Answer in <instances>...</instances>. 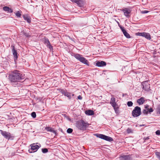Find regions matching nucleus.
I'll use <instances>...</instances> for the list:
<instances>
[{"label": "nucleus", "mask_w": 160, "mask_h": 160, "mask_svg": "<svg viewBox=\"0 0 160 160\" xmlns=\"http://www.w3.org/2000/svg\"><path fill=\"white\" fill-rule=\"evenodd\" d=\"M89 125V124L83 120L78 121L76 123V127L79 130L83 131L86 130Z\"/></svg>", "instance_id": "2"}, {"label": "nucleus", "mask_w": 160, "mask_h": 160, "mask_svg": "<svg viewBox=\"0 0 160 160\" xmlns=\"http://www.w3.org/2000/svg\"><path fill=\"white\" fill-rule=\"evenodd\" d=\"M140 34H141L140 35L145 37L146 38L149 40H150L151 39L150 35L148 33L143 32L140 33Z\"/></svg>", "instance_id": "11"}, {"label": "nucleus", "mask_w": 160, "mask_h": 160, "mask_svg": "<svg viewBox=\"0 0 160 160\" xmlns=\"http://www.w3.org/2000/svg\"><path fill=\"white\" fill-rule=\"evenodd\" d=\"M0 134L5 138L9 140V139H13L14 137L11 135L10 133L8 132L0 130Z\"/></svg>", "instance_id": "4"}, {"label": "nucleus", "mask_w": 160, "mask_h": 160, "mask_svg": "<svg viewBox=\"0 0 160 160\" xmlns=\"http://www.w3.org/2000/svg\"><path fill=\"white\" fill-rule=\"evenodd\" d=\"M23 18L24 19V20L27 21V22L28 23H30L31 22V20L28 17L27 15H23Z\"/></svg>", "instance_id": "21"}, {"label": "nucleus", "mask_w": 160, "mask_h": 160, "mask_svg": "<svg viewBox=\"0 0 160 160\" xmlns=\"http://www.w3.org/2000/svg\"><path fill=\"white\" fill-rule=\"evenodd\" d=\"M115 110V112L116 113H118L119 112V111L118 110L119 107L118 105H116L115 106L112 107Z\"/></svg>", "instance_id": "22"}, {"label": "nucleus", "mask_w": 160, "mask_h": 160, "mask_svg": "<svg viewBox=\"0 0 160 160\" xmlns=\"http://www.w3.org/2000/svg\"><path fill=\"white\" fill-rule=\"evenodd\" d=\"M78 5L80 7H82L83 6V2H82L80 0L76 2Z\"/></svg>", "instance_id": "23"}, {"label": "nucleus", "mask_w": 160, "mask_h": 160, "mask_svg": "<svg viewBox=\"0 0 160 160\" xmlns=\"http://www.w3.org/2000/svg\"><path fill=\"white\" fill-rule=\"evenodd\" d=\"M110 103L112 106V107L118 105L116 102L115 98L113 97H112L111 99Z\"/></svg>", "instance_id": "14"}, {"label": "nucleus", "mask_w": 160, "mask_h": 160, "mask_svg": "<svg viewBox=\"0 0 160 160\" xmlns=\"http://www.w3.org/2000/svg\"><path fill=\"white\" fill-rule=\"evenodd\" d=\"M106 64V62L103 61H101L100 62L98 61L96 63V66L99 67L105 66Z\"/></svg>", "instance_id": "9"}, {"label": "nucleus", "mask_w": 160, "mask_h": 160, "mask_svg": "<svg viewBox=\"0 0 160 160\" xmlns=\"http://www.w3.org/2000/svg\"><path fill=\"white\" fill-rule=\"evenodd\" d=\"M127 132L128 133H132L133 132V130H132V129H131V128H128L127 130Z\"/></svg>", "instance_id": "27"}, {"label": "nucleus", "mask_w": 160, "mask_h": 160, "mask_svg": "<svg viewBox=\"0 0 160 160\" xmlns=\"http://www.w3.org/2000/svg\"><path fill=\"white\" fill-rule=\"evenodd\" d=\"M144 138V139H145V141H146L147 140L149 139V137H146L145 138Z\"/></svg>", "instance_id": "41"}, {"label": "nucleus", "mask_w": 160, "mask_h": 160, "mask_svg": "<svg viewBox=\"0 0 160 160\" xmlns=\"http://www.w3.org/2000/svg\"><path fill=\"white\" fill-rule=\"evenodd\" d=\"M127 104L128 107H131L133 103L131 101H128V102Z\"/></svg>", "instance_id": "30"}, {"label": "nucleus", "mask_w": 160, "mask_h": 160, "mask_svg": "<svg viewBox=\"0 0 160 160\" xmlns=\"http://www.w3.org/2000/svg\"><path fill=\"white\" fill-rule=\"evenodd\" d=\"M121 160H132L129 156H123L122 157Z\"/></svg>", "instance_id": "18"}, {"label": "nucleus", "mask_w": 160, "mask_h": 160, "mask_svg": "<svg viewBox=\"0 0 160 160\" xmlns=\"http://www.w3.org/2000/svg\"><path fill=\"white\" fill-rule=\"evenodd\" d=\"M30 146L31 148L28 150L29 152L30 153L36 152L41 147L40 144L39 146L35 143H33Z\"/></svg>", "instance_id": "7"}, {"label": "nucleus", "mask_w": 160, "mask_h": 160, "mask_svg": "<svg viewBox=\"0 0 160 160\" xmlns=\"http://www.w3.org/2000/svg\"><path fill=\"white\" fill-rule=\"evenodd\" d=\"M155 154L158 158L160 160V152H156Z\"/></svg>", "instance_id": "32"}, {"label": "nucleus", "mask_w": 160, "mask_h": 160, "mask_svg": "<svg viewBox=\"0 0 160 160\" xmlns=\"http://www.w3.org/2000/svg\"><path fill=\"white\" fill-rule=\"evenodd\" d=\"M8 79L11 82L16 83L23 80L24 77L19 71L15 70L9 74Z\"/></svg>", "instance_id": "1"}, {"label": "nucleus", "mask_w": 160, "mask_h": 160, "mask_svg": "<svg viewBox=\"0 0 160 160\" xmlns=\"http://www.w3.org/2000/svg\"><path fill=\"white\" fill-rule=\"evenodd\" d=\"M45 129L47 131L52 132L54 133L55 135H56L57 132L55 130H54L53 128L49 127H46L45 128Z\"/></svg>", "instance_id": "12"}, {"label": "nucleus", "mask_w": 160, "mask_h": 160, "mask_svg": "<svg viewBox=\"0 0 160 160\" xmlns=\"http://www.w3.org/2000/svg\"><path fill=\"white\" fill-rule=\"evenodd\" d=\"M153 110L152 108L148 109V112H149L150 113L153 112Z\"/></svg>", "instance_id": "36"}, {"label": "nucleus", "mask_w": 160, "mask_h": 160, "mask_svg": "<svg viewBox=\"0 0 160 160\" xmlns=\"http://www.w3.org/2000/svg\"><path fill=\"white\" fill-rule=\"evenodd\" d=\"M141 109L138 106L135 107L133 110L132 115L134 117H137L140 115L141 113Z\"/></svg>", "instance_id": "5"}, {"label": "nucleus", "mask_w": 160, "mask_h": 160, "mask_svg": "<svg viewBox=\"0 0 160 160\" xmlns=\"http://www.w3.org/2000/svg\"><path fill=\"white\" fill-rule=\"evenodd\" d=\"M149 107V105H146L145 106V109H148V108Z\"/></svg>", "instance_id": "39"}, {"label": "nucleus", "mask_w": 160, "mask_h": 160, "mask_svg": "<svg viewBox=\"0 0 160 160\" xmlns=\"http://www.w3.org/2000/svg\"><path fill=\"white\" fill-rule=\"evenodd\" d=\"M142 85L143 86V89L145 91H148L150 88V85L148 81L143 82L142 83Z\"/></svg>", "instance_id": "8"}, {"label": "nucleus", "mask_w": 160, "mask_h": 160, "mask_svg": "<svg viewBox=\"0 0 160 160\" xmlns=\"http://www.w3.org/2000/svg\"><path fill=\"white\" fill-rule=\"evenodd\" d=\"M95 135L98 138L103 139L108 141L111 142L113 141L112 138L103 134H96Z\"/></svg>", "instance_id": "6"}, {"label": "nucleus", "mask_w": 160, "mask_h": 160, "mask_svg": "<svg viewBox=\"0 0 160 160\" xmlns=\"http://www.w3.org/2000/svg\"><path fill=\"white\" fill-rule=\"evenodd\" d=\"M73 131V130L72 128H69L67 130V132L68 133H71Z\"/></svg>", "instance_id": "31"}, {"label": "nucleus", "mask_w": 160, "mask_h": 160, "mask_svg": "<svg viewBox=\"0 0 160 160\" xmlns=\"http://www.w3.org/2000/svg\"><path fill=\"white\" fill-rule=\"evenodd\" d=\"M74 56L81 62L85 64L89 65V62L84 57H82L81 55L78 54H76L74 55Z\"/></svg>", "instance_id": "3"}, {"label": "nucleus", "mask_w": 160, "mask_h": 160, "mask_svg": "<svg viewBox=\"0 0 160 160\" xmlns=\"http://www.w3.org/2000/svg\"><path fill=\"white\" fill-rule=\"evenodd\" d=\"M73 95H74V94H72V96H73Z\"/></svg>", "instance_id": "42"}, {"label": "nucleus", "mask_w": 160, "mask_h": 160, "mask_svg": "<svg viewBox=\"0 0 160 160\" xmlns=\"http://www.w3.org/2000/svg\"><path fill=\"white\" fill-rule=\"evenodd\" d=\"M85 113L88 115H92L94 114V112L92 110H88L85 112Z\"/></svg>", "instance_id": "20"}, {"label": "nucleus", "mask_w": 160, "mask_h": 160, "mask_svg": "<svg viewBox=\"0 0 160 160\" xmlns=\"http://www.w3.org/2000/svg\"><path fill=\"white\" fill-rule=\"evenodd\" d=\"M148 109H144L142 111L143 113L145 114H147L148 113Z\"/></svg>", "instance_id": "28"}, {"label": "nucleus", "mask_w": 160, "mask_h": 160, "mask_svg": "<svg viewBox=\"0 0 160 160\" xmlns=\"http://www.w3.org/2000/svg\"><path fill=\"white\" fill-rule=\"evenodd\" d=\"M31 116L32 117L35 118L36 117V114L35 112H33L31 113Z\"/></svg>", "instance_id": "33"}, {"label": "nucleus", "mask_w": 160, "mask_h": 160, "mask_svg": "<svg viewBox=\"0 0 160 160\" xmlns=\"http://www.w3.org/2000/svg\"><path fill=\"white\" fill-rule=\"evenodd\" d=\"M149 11L147 10L142 11L141 12L142 13H148Z\"/></svg>", "instance_id": "35"}, {"label": "nucleus", "mask_w": 160, "mask_h": 160, "mask_svg": "<svg viewBox=\"0 0 160 160\" xmlns=\"http://www.w3.org/2000/svg\"><path fill=\"white\" fill-rule=\"evenodd\" d=\"M12 51L14 57V60H17L18 58V53L17 51L15 49L14 47V46L13 47Z\"/></svg>", "instance_id": "13"}, {"label": "nucleus", "mask_w": 160, "mask_h": 160, "mask_svg": "<svg viewBox=\"0 0 160 160\" xmlns=\"http://www.w3.org/2000/svg\"><path fill=\"white\" fill-rule=\"evenodd\" d=\"M78 99H79V100H81L82 99V97L80 96V95H79L78 96Z\"/></svg>", "instance_id": "38"}, {"label": "nucleus", "mask_w": 160, "mask_h": 160, "mask_svg": "<svg viewBox=\"0 0 160 160\" xmlns=\"http://www.w3.org/2000/svg\"><path fill=\"white\" fill-rule=\"evenodd\" d=\"M123 32V34H124V35L127 38H130V36L129 35V34L127 33V31L125 30L124 29L122 28H121Z\"/></svg>", "instance_id": "15"}, {"label": "nucleus", "mask_w": 160, "mask_h": 160, "mask_svg": "<svg viewBox=\"0 0 160 160\" xmlns=\"http://www.w3.org/2000/svg\"><path fill=\"white\" fill-rule=\"evenodd\" d=\"M145 102V98L143 97H141L137 100V102L140 105L142 104Z\"/></svg>", "instance_id": "16"}, {"label": "nucleus", "mask_w": 160, "mask_h": 160, "mask_svg": "<svg viewBox=\"0 0 160 160\" xmlns=\"http://www.w3.org/2000/svg\"><path fill=\"white\" fill-rule=\"evenodd\" d=\"M64 95L68 97L69 99H70L71 98V97L70 95V93L67 92V91L65 93Z\"/></svg>", "instance_id": "24"}, {"label": "nucleus", "mask_w": 160, "mask_h": 160, "mask_svg": "<svg viewBox=\"0 0 160 160\" xmlns=\"http://www.w3.org/2000/svg\"><path fill=\"white\" fill-rule=\"evenodd\" d=\"M70 0L72 2H74L76 3V2L79 1L80 0Z\"/></svg>", "instance_id": "40"}, {"label": "nucleus", "mask_w": 160, "mask_h": 160, "mask_svg": "<svg viewBox=\"0 0 160 160\" xmlns=\"http://www.w3.org/2000/svg\"><path fill=\"white\" fill-rule=\"evenodd\" d=\"M44 42L46 44H47V45H48V47L50 49L52 48V47L51 45L50 42L48 38L44 39Z\"/></svg>", "instance_id": "17"}, {"label": "nucleus", "mask_w": 160, "mask_h": 160, "mask_svg": "<svg viewBox=\"0 0 160 160\" xmlns=\"http://www.w3.org/2000/svg\"><path fill=\"white\" fill-rule=\"evenodd\" d=\"M48 149L46 148L42 149V152L43 153H46L48 152Z\"/></svg>", "instance_id": "29"}, {"label": "nucleus", "mask_w": 160, "mask_h": 160, "mask_svg": "<svg viewBox=\"0 0 160 160\" xmlns=\"http://www.w3.org/2000/svg\"><path fill=\"white\" fill-rule=\"evenodd\" d=\"M3 9L4 11L9 12H13L12 9L8 7L7 6L4 7L3 8Z\"/></svg>", "instance_id": "19"}, {"label": "nucleus", "mask_w": 160, "mask_h": 160, "mask_svg": "<svg viewBox=\"0 0 160 160\" xmlns=\"http://www.w3.org/2000/svg\"><path fill=\"white\" fill-rule=\"evenodd\" d=\"M156 135H160V130H158L156 132Z\"/></svg>", "instance_id": "37"}, {"label": "nucleus", "mask_w": 160, "mask_h": 160, "mask_svg": "<svg viewBox=\"0 0 160 160\" xmlns=\"http://www.w3.org/2000/svg\"><path fill=\"white\" fill-rule=\"evenodd\" d=\"M121 10L123 12L124 15L125 16H126L127 17H128L129 16V14L131 12L130 10L127 8H125V9Z\"/></svg>", "instance_id": "10"}, {"label": "nucleus", "mask_w": 160, "mask_h": 160, "mask_svg": "<svg viewBox=\"0 0 160 160\" xmlns=\"http://www.w3.org/2000/svg\"><path fill=\"white\" fill-rule=\"evenodd\" d=\"M156 112L157 114H160V104L158 106L156 109Z\"/></svg>", "instance_id": "26"}, {"label": "nucleus", "mask_w": 160, "mask_h": 160, "mask_svg": "<svg viewBox=\"0 0 160 160\" xmlns=\"http://www.w3.org/2000/svg\"><path fill=\"white\" fill-rule=\"evenodd\" d=\"M16 15L18 17H21V12L19 11H17L16 13H15Z\"/></svg>", "instance_id": "25"}, {"label": "nucleus", "mask_w": 160, "mask_h": 160, "mask_svg": "<svg viewBox=\"0 0 160 160\" xmlns=\"http://www.w3.org/2000/svg\"><path fill=\"white\" fill-rule=\"evenodd\" d=\"M60 92L63 94L64 95L65 93L66 92V90H64L63 89H61L60 90Z\"/></svg>", "instance_id": "34"}]
</instances>
